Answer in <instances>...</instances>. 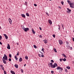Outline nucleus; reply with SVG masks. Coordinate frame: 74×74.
<instances>
[{
  "label": "nucleus",
  "mask_w": 74,
  "mask_h": 74,
  "mask_svg": "<svg viewBox=\"0 0 74 74\" xmlns=\"http://www.w3.org/2000/svg\"><path fill=\"white\" fill-rule=\"evenodd\" d=\"M62 59H63V58H62V59H60V62H62V60H62Z\"/></svg>",
  "instance_id": "4c0bfd02"
},
{
  "label": "nucleus",
  "mask_w": 74,
  "mask_h": 74,
  "mask_svg": "<svg viewBox=\"0 0 74 74\" xmlns=\"http://www.w3.org/2000/svg\"><path fill=\"white\" fill-rule=\"evenodd\" d=\"M38 56H39V57H41V54H38Z\"/></svg>",
  "instance_id": "09e8293b"
},
{
  "label": "nucleus",
  "mask_w": 74,
  "mask_h": 74,
  "mask_svg": "<svg viewBox=\"0 0 74 74\" xmlns=\"http://www.w3.org/2000/svg\"><path fill=\"white\" fill-rule=\"evenodd\" d=\"M9 21L10 24L11 25L12 24V20L10 18H9Z\"/></svg>",
  "instance_id": "0eeeda50"
},
{
  "label": "nucleus",
  "mask_w": 74,
  "mask_h": 74,
  "mask_svg": "<svg viewBox=\"0 0 74 74\" xmlns=\"http://www.w3.org/2000/svg\"><path fill=\"white\" fill-rule=\"evenodd\" d=\"M14 66L16 67V68L17 69L18 68V65L16 64L14 65Z\"/></svg>",
  "instance_id": "4468645a"
},
{
  "label": "nucleus",
  "mask_w": 74,
  "mask_h": 74,
  "mask_svg": "<svg viewBox=\"0 0 74 74\" xmlns=\"http://www.w3.org/2000/svg\"><path fill=\"white\" fill-rule=\"evenodd\" d=\"M73 63L74 64V61L73 62Z\"/></svg>",
  "instance_id": "774afa93"
},
{
  "label": "nucleus",
  "mask_w": 74,
  "mask_h": 74,
  "mask_svg": "<svg viewBox=\"0 0 74 74\" xmlns=\"http://www.w3.org/2000/svg\"><path fill=\"white\" fill-rule=\"evenodd\" d=\"M43 41H44V43L45 44H47V42H48L47 41V40H43Z\"/></svg>",
  "instance_id": "ddd939ff"
},
{
  "label": "nucleus",
  "mask_w": 74,
  "mask_h": 74,
  "mask_svg": "<svg viewBox=\"0 0 74 74\" xmlns=\"http://www.w3.org/2000/svg\"><path fill=\"white\" fill-rule=\"evenodd\" d=\"M17 44L18 45H19V43H17Z\"/></svg>",
  "instance_id": "0e129e2a"
},
{
  "label": "nucleus",
  "mask_w": 74,
  "mask_h": 74,
  "mask_svg": "<svg viewBox=\"0 0 74 74\" xmlns=\"http://www.w3.org/2000/svg\"><path fill=\"white\" fill-rule=\"evenodd\" d=\"M53 36L54 38H55V34H53Z\"/></svg>",
  "instance_id": "58836bf2"
},
{
  "label": "nucleus",
  "mask_w": 74,
  "mask_h": 74,
  "mask_svg": "<svg viewBox=\"0 0 74 74\" xmlns=\"http://www.w3.org/2000/svg\"><path fill=\"white\" fill-rule=\"evenodd\" d=\"M65 71L66 73H67V69H65Z\"/></svg>",
  "instance_id": "de8ad7c7"
},
{
  "label": "nucleus",
  "mask_w": 74,
  "mask_h": 74,
  "mask_svg": "<svg viewBox=\"0 0 74 74\" xmlns=\"http://www.w3.org/2000/svg\"><path fill=\"white\" fill-rule=\"evenodd\" d=\"M53 49H54V52H57V51H56V49L55 48H54Z\"/></svg>",
  "instance_id": "412c9836"
},
{
  "label": "nucleus",
  "mask_w": 74,
  "mask_h": 74,
  "mask_svg": "<svg viewBox=\"0 0 74 74\" xmlns=\"http://www.w3.org/2000/svg\"><path fill=\"white\" fill-rule=\"evenodd\" d=\"M67 2L69 5L71 4V3H72L71 2V1H70L69 0H67Z\"/></svg>",
  "instance_id": "9d476101"
},
{
  "label": "nucleus",
  "mask_w": 74,
  "mask_h": 74,
  "mask_svg": "<svg viewBox=\"0 0 74 74\" xmlns=\"http://www.w3.org/2000/svg\"><path fill=\"white\" fill-rule=\"evenodd\" d=\"M58 41L60 44V45H62L63 44V41L61 40H59Z\"/></svg>",
  "instance_id": "39448f33"
},
{
  "label": "nucleus",
  "mask_w": 74,
  "mask_h": 74,
  "mask_svg": "<svg viewBox=\"0 0 74 74\" xmlns=\"http://www.w3.org/2000/svg\"><path fill=\"white\" fill-rule=\"evenodd\" d=\"M39 29H40V30H42V29H41V27H40Z\"/></svg>",
  "instance_id": "5fc2aeb1"
},
{
  "label": "nucleus",
  "mask_w": 74,
  "mask_h": 74,
  "mask_svg": "<svg viewBox=\"0 0 74 74\" xmlns=\"http://www.w3.org/2000/svg\"><path fill=\"white\" fill-rule=\"evenodd\" d=\"M58 26L59 27H60V25H58Z\"/></svg>",
  "instance_id": "bf43d9fd"
},
{
  "label": "nucleus",
  "mask_w": 74,
  "mask_h": 74,
  "mask_svg": "<svg viewBox=\"0 0 74 74\" xmlns=\"http://www.w3.org/2000/svg\"><path fill=\"white\" fill-rule=\"evenodd\" d=\"M0 44H1V45H2V43H1L0 41Z\"/></svg>",
  "instance_id": "13d9d810"
},
{
  "label": "nucleus",
  "mask_w": 74,
  "mask_h": 74,
  "mask_svg": "<svg viewBox=\"0 0 74 74\" xmlns=\"http://www.w3.org/2000/svg\"><path fill=\"white\" fill-rule=\"evenodd\" d=\"M66 68L67 69H70V67L67 66L66 67Z\"/></svg>",
  "instance_id": "b1692460"
},
{
  "label": "nucleus",
  "mask_w": 74,
  "mask_h": 74,
  "mask_svg": "<svg viewBox=\"0 0 74 74\" xmlns=\"http://www.w3.org/2000/svg\"><path fill=\"white\" fill-rule=\"evenodd\" d=\"M32 32L33 33V34H35V33H36L35 31H34V29H32Z\"/></svg>",
  "instance_id": "aec40b11"
},
{
  "label": "nucleus",
  "mask_w": 74,
  "mask_h": 74,
  "mask_svg": "<svg viewBox=\"0 0 74 74\" xmlns=\"http://www.w3.org/2000/svg\"><path fill=\"white\" fill-rule=\"evenodd\" d=\"M66 44H67V45H69V42H68L67 41H66Z\"/></svg>",
  "instance_id": "a878e982"
},
{
  "label": "nucleus",
  "mask_w": 74,
  "mask_h": 74,
  "mask_svg": "<svg viewBox=\"0 0 74 74\" xmlns=\"http://www.w3.org/2000/svg\"><path fill=\"white\" fill-rule=\"evenodd\" d=\"M29 28L27 27L26 28H25V29H24V30L25 32H27V31H29Z\"/></svg>",
  "instance_id": "423d86ee"
},
{
  "label": "nucleus",
  "mask_w": 74,
  "mask_h": 74,
  "mask_svg": "<svg viewBox=\"0 0 74 74\" xmlns=\"http://www.w3.org/2000/svg\"><path fill=\"white\" fill-rule=\"evenodd\" d=\"M67 10H68L69 11V12H71V10H70L69 8H67Z\"/></svg>",
  "instance_id": "bb28decb"
},
{
  "label": "nucleus",
  "mask_w": 74,
  "mask_h": 74,
  "mask_svg": "<svg viewBox=\"0 0 74 74\" xmlns=\"http://www.w3.org/2000/svg\"><path fill=\"white\" fill-rule=\"evenodd\" d=\"M27 1H26L25 3V5H27Z\"/></svg>",
  "instance_id": "2f4dec72"
},
{
  "label": "nucleus",
  "mask_w": 74,
  "mask_h": 74,
  "mask_svg": "<svg viewBox=\"0 0 74 74\" xmlns=\"http://www.w3.org/2000/svg\"><path fill=\"white\" fill-rule=\"evenodd\" d=\"M61 3L62 5H63L64 4V2H63V1H61Z\"/></svg>",
  "instance_id": "c85d7f7f"
},
{
  "label": "nucleus",
  "mask_w": 74,
  "mask_h": 74,
  "mask_svg": "<svg viewBox=\"0 0 74 74\" xmlns=\"http://www.w3.org/2000/svg\"><path fill=\"white\" fill-rule=\"evenodd\" d=\"M40 53H42L41 52V51L40 52Z\"/></svg>",
  "instance_id": "338daca9"
},
{
  "label": "nucleus",
  "mask_w": 74,
  "mask_h": 74,
  "mask_svg": "<svg viewBox=\"0 0 74 74\" xmlns=\"http://www.w3.org/2000/svg\"><path fill=\"white\" fill-rule=\"evenodd\" d=\"M1 69H2V70H3V71H4V67H3V68H1Z\"/></svg>",
  "instance_id": "3c124183"
},
{
  "label": "nucleus",
  "mask_w": 74,
  "mask_h": 74,
  "mask_svg": "<svg viewBox=\"0 0 74 74\" xmlns=\"http://www.w3.org/2000/svg\"><path fill=\"white\" fill-rule=\"evenodd\" d=\"M34 6H35V7H37V5L36 4H34Z\"/></svg>",
  "instance_id": "49530a36"
},
{
  "label": "nucleus",
  "mask_w": 74,
  "mask_h": 74,
  "mask_svg": "<svg viewBox=\"0 0 74 74\" xmlns=\"http://www.w3.org/2000/svg\"><path fill=\"white\" fill-rule=\"evenodd\" d=\"M48 22H49V23L50 25H52V21H51V20H49Z\"/></svg>",
  "instance_id": "9b49d317"
},
{
  "label": "nucleus",
  "mask_w": 74,
  "mask_h": 74,
  "mask_svg": "<svg viewBox=\"0 0 74 74\" xmlns=\"http://www.w3.org/2000/svg\"><path fill=\"white\" fill-rule=\"evenodd\" d=\"M4 74H7V73L5 71H4Z\"/></svg>",
  "instance_id": "72a5a7b5"
},
{
  "label": "nucleus",
  "mask_w": 74,
  "mask_h": 74,
  "mask_svg": "<svg viewBox=\"0 0 74 74\" xmlns=\"http://www.w3.org/2000/svg\"><path fill=\"white\" fill-rule=\"evenodd\" d=\"M2 39V36H1L0 35V40H1Z\"/></svg>",
  "instance_id": "cd10ccee"
},
{
  "label": "nucleus",
  "mask_w": 74,
  "mask_h": 74,
  "mask_svg": "<svg viewBox=\"0 0 74 74\" xmlns=\"http://www.w3.org/2000/svg\"><path fill=\"white\" fill-rule=\"evenodd\" d=\"M58 66V64H56V63H54V64L53 65H52V66H51V68H55L56 67H57Z\"/></svg>",
  "instance_id": "f03ea898"
},
{
  "label": "nucleus",
  "mask_w": 74,
  "mask_h": 74,
  "mask_svg": "<svg viewBox=\"0 0 74 74\" xmlns=\"http://www.w3.org/2000/svg\"><path fill=\"white\" fill-rule=\"evenodd\" d=\"M21 16L22 17H23V18H26V17L25 16V15L23 14H21Z\"/></svg>",
  "instance_id": "f8f14e48"
},
{
  "label": "nucleus",
  "mask_w": 74,
  "mask_h": 74,
  "mask_svg": "<svg viewBox=\"0 0 74 74\" xmlns=\"http://www.w3.org/2000/svg\"><path fill=\"white\" fill-rule=\"evenodd\" d=\"M58 29L59 30H60V27H59L58 28Z\"/></svg>",
  "instance_id": "603ef678"
},
{
  "label": "nucleus",
  "mask_w": 74,
  "mask_h": 74,
  "mask_svg": "<svg viewBox=\"0 0 74 74\" xmlns=\"http://www.w3.org/2000/svg\"><path fill=\"white\" fill-rule=\"evenodd\" d=\"M66 47H67V48H70V46H67V45L66 46Z\"/></svg>",
  "instance_id": "8fccbe9b"
},
{
  "label": "nucleus",
  "mask_w": 74,
  "mask_h": 74,
  "mask_svg": "<svg viewBox=\"0 0 74 74\" xmlns=\"http://www.w3.org/2000/svg\"><path fill=\"white\" fill-rule=\"evenodd\" d=\"M70 48H71V49H73V48H72V47H71Z\"/></svg>",
  "instance_id": "e2e57ef3"
},
{
  "label": "nucleus",
  "mask_w": 74,
  "mask_h": 74,
  "mask_svg": "<svg viewBox=\"0 0 74 74\" xmlns=\"http://www.w3.org/2000/svg\"><path fill=\"white\" fill-rule=\"evenodd\" d=\"M9 57L10 58H11V57H12V56L11 55V54H10L9 55Z\"/></svg>",
  "instance_id": "5701e85b"
},
{
  "label": "nucleus",
  "mask_w": 74,
  "mask_h": 74,
  "mask_svg": "<svg viewBox=\"0 0 74 74\" xmlns=\"http://www.w3.org/2000/svg\"><path fill=\"white\" fill-rule=\"evenodd\" d=\"M14 58L17 61L18 60V58H17V57L16 56H14Z\"/></svg>",
  "instance_id": "a211bd4d"
},
{
  "label": "nucleus",
  "mask_w": 74,
  "mask_h": 74,
  "mask_svg": "<svg viewBox=\"0 0 74 74\" xmlns=\"http://www.w3.org/2000/svg\"><path fill=\"white\" fill-rule=\"evenodd\" d=\"M74 3H71L70 4V7L72 8H74Z\"/></svg>",
  "instance_id": "20e7f679"
},
{
  "label": "nucleus",
  "mask_w": 74,
  "mask_h": 74,
  "mask_svg": "<svg viewBox=\"0 0 74 74\" xmlns=\"http://www.w3.org/2000/svg\"><path fill=\"white\" fill-rule=\"evenodd\" d=\"M25 27H24V26H22V29H23V30H24L25 29Z\"/></svg>",
  "instance_id": "c756f323"
},
{
  "label": "nucleus",
  "mask_w": 74,
  "mask_h": 74,
  "mask_svg": "<svg viewBox=\"0 0 74 74\" xmlns=\"http://www.w3.org/2000/svg\"><path fill=\"white\" fill-rule=\"evenodd\" d=\"M39 37H40V38H42V36L41 35H40L39 36Z\"/></svg>",
  "instance_id": "a18cd8bd"
},
{
  "label": "nucleus",
  "mask_w": 74,
  "mask_h": 74,
  "mask_svg": "<svg viewBox=\"0 0 74 74\" xmlns=\"http://www.w3.org/2000/svg\"><path fill=\"white\" fill-rule=\"evenodd\" d=\"M58 7L59 8H60V9H61V7L60 6H59Z\"/></svg>",
  "instance_id": "052dcab7"
},
{
  "label": "nucleus",
  "mask_w": 74,
  "mask_h": 74,
  "mask_svg": "<svg viewBox=\"0 0 74 74\" xmlns=\"http://www.w3.org/2000/svg\"><path fill=\"white\" fill-rule=\"evenodd\" d=\"M53 64H52V62H51L50 63V65L51 66H51H52V65H53Z\"/></svg>",
  "instance_id": "7c9ffc66"
},
{
  "label": "nucleus",
  "mask_w": 74,
  "mask_h": 74,
  "mask_svg": "<svg viewBox=\"0 0 74 74\" xmlns=\"http://www.w3.org/2000/svg\"><path fill=\"white\" fill-rule=\"evenodd\" d=\"M41 56L42 57H44V55H41Z\"/></svg>",
  "instance_id": "4d7b16f0"
},
{
  "label": "nucleus",
  "mask_w": 74,
  "mask_h": 74,
  "mask_svg": "<svg viewBox=\"0 0 74 74\" xmlns=\"http://www.w3.org/2000/svg\"><path fill=\"white\" fill-rule=\"evenodd\" d=\"M56 69L57 70H59L60 71H63V68L62 67H61L60 66H58L57 68Z\"/></svg>",
  "instance_id": "7ed1b4c3"
},
{
  "label": "nucleus",
  "mask_w": 74,
  "mask_h": 74,
  "mask_svg": "<svg viewBox=\"0 0 74 74\" xmlns=\"http://www.w3.org/2000/svg\"><path fill=\"white\" fill-rule=\"evenodd\" d=\"M0 67H1V68H3V65L1 64L0 65Z\"/></svg>",
  "instance_id": "c9c22d12"
},
{
  "label": "nucleus",
  "mask_w": 74,
  "mask_h": 74,
  "mask_svg": "<svg viewBox=\"0 0 74 74\" xmlns=\"http://www.w3.org/2000/svg\"><path fill=\"white\" fill-rule=\"evenodd\" d=\"M26 16H30L29 14V13H26Z\"/></svg>",
  "instance_id": "6ab92c4d"
},
{
  "label": "nucleus",
  "mask_w": 74,
  "mask_h": 74,
  "mask_svg": "<svg viewBox=\"0 0 74 74\" xmlns=\"http://www.w3.org/2000/svg\"><path fill=\"white\" fill-rule=\"evenodd\" d=\"M63 60V61H64V62H65V61H66V59L65 58Z\"/></svg>",
  "instance_id": "f704fd0d"
},
{
  "label": "nucleus",
  "mask_w": 74,
  "mask_h": 74,
  "mask_svg": "<svg viewBox=\"0 0 74 74\" xmlns=\"http://www.w3.org/2000/svg\"><path fill=\"white\" fill-rule=\"evenodd\" d=\"M72 40H73V41H74V38H72Z\"/></svg>",
  "instance_id": "864d4df0"
},
{
  "label": "nucleus",
  "mask_w": 74,
  "mask_h": 74,
  "mask_svg": "<svg viewBox=\"0 0 74 74\" xmlns=\"http://www.w3.org/2000/svg\"><path fill=\"white\" fill-rule=\"evenodd\" d=\"M34 48H37V46L35 45H34Z\"/></svg>",
  "instance_id": "393cba45"
},
{
  "label": "nucleus",
  "mask_w": 74,
  "mask_h": 74,
  "mask_svg": "<svg viewBox=\"0 0 74 74\" xmlns=\"http://www.w3.org/2000/svg\"><path fill=\"white\" fill-rule=\"evenodd\" d=\"M22 58H20L19 59V62H22Z\"/></svg>",
  "instance_id": "2eb2a0df"
},
{
  "label": "nucleus",
  "mask_w": 74,
  "mask_h": 74,
  "mask_svg": "<svg viewBox=\"0 0 74 74\" xmlns=\"http://www.w3.org/2000/svg\"><path fill=\"white\" fill-rule=\"evenodd\" d=\"M9 62H11V58L9 59Z\"/></svg>",
  "instance_id": "79ce46f5"
},
{
  "label": "nucleus",
  "mask_w": 74,
  "mask_h": 74,
  "mask_svg": "<svg viewBox=\"0 0 74 74\" xmlns=\"http://www.w3.org/2000/svg\"><path fill=\"white\" fill-rule=\"evenodd\" d=\"M25 59H27V60L28 59V57H27V56H25Z\"/></svg>",
  "instance_id": "4be33fe9"
},
{
  "label": "nucleus",
  "mask_w": 74,
  "mask_h": 74,
  "mask_svg": "<svg viewBox=\"0 0 74 74\" xmlns=\"http://www.w3.org/2000/svg\"><path fill=\"white\" fill-rule=\"evenodd\" d=\"M51 74H53V73H54V72L53 71H51Z\"/></svg>",
  "instance_id": "e433bc0d"
},
{
  "label": "nucleus",
  "mask_w": 74,
  "mask_h": 74,
  "mask_svg": "<svg viewBox=\"0 0 74 74\" xmlns=\"http://www.w3.org/2000/svg\"><path fill=\"white\" fill-rule=\"evenodd\" d=\"M2 60L4 64H7V62L5 60H8V57H7L5 54H4V56L3 57Z\"/></svg>",
  "instance_id": "f257e3e1"
},
{
  "label": "nucleus",
  "mask_w": 74,
  "mask_h": 74,
  "mask_svg": "<svg viewBox=\"0 0 74 74\" xmlns=\"http://www.w3.org/2000/svg\"><path fill=\"white\" fill-rule=\"evenodd\" d=\"M26 64H25L24 65V66H26Z\"/></svg>",
  "instance_id": "69168bd1"
},
{
  "label": "nucleus",
  "mask_w": 74,
  "mask_h": 74,
  "mask_svg": "<svg viewBox=\"0 0 74 74\" xmlns=\"http://www.w3.org/2000/svg\"><path fill=\"white\" fill-rule=\"evenodd\" d=\"M44 55V53H41V55Z\"/></svg>",
  "instance_id": "680f3d73"
},
{
  "label": "nucleus",
  "mask_w": 74,
  "mask_h": 74,
  "mask_svg": "<svg viewBox=\"0 0 74 74\" xmlns=\"http://www.w3.org/2000/svg\"><path fill=\"white\" fill-rule=\"evenodd\" d=\"M46 13L47 15V16H49V14H48V13L46 12Z\"/></svg>",
  "instance_id": "37998d69"
},
{
  "label": "nucleus",
  "mask_w": 74,
  "mask_h": 74,
  "mask_svg": "<svg viewBox=\"0 0 74 74\" xmlns=\"http://www.w3.org/2000/svg\"><path fill=\"white\" fill-rule=\"evenodd\" d=\"M10 72H11V73H12V74H15V72L12 71H11Z\"/></svg>",
  "instance_id": "dca6fc26"
},
{
  "label": "nucleus",
  "mask_w": 74,
  "mask_h": 74,
  "mask_svg": "<svg viewBox=\"0 0 74 74\" xmlns=\"http://www.w3.org/2000/svg\"><path fill=\"white\" fill-rule=\"evenodd\" d=\"M62 27H64V25H63V24H62Z\"/></svg>",
  "instance_id": "6e6d98bb"
},
{
  "label": "nucleus",
  "mask_w": 74,
  "mask_h": 74,
  "mask_svg": "<svg viewBox=\"0 0 74 74\" xmlns=\"http://www.w3.org/2000/svg\"><path fill=\"white\" fill-rule=\"evenodd\" d=\"M21 73H23V69H21Z\"/></svg>",
  "instance_id": "a19ab883"
},
{
  "label": "nucleus",
  "mask_w": 74,
  "mask_h": 74,
  "mask_svg": "<svg viewBox=\"0 0 74 74\" xmlns=\"http://www.w3.org/2000/svg\"><path fill=\"white\" fill-rule=\"evenodd\" d=\"M3 36H5V39H8V36H7L6 34H4Z\"/></svg>",
  "instance_id": "6e6552de"
},
{
  "label": "nucleus",
  "mask_w": 74,
  "mask_h": 74,
  "mask_svg": "<svg viewBox=\"0 0 74 74\" xmlns=\"http://www.w3.org/2000/svg\"><path fill=\"white\" fill-rule=\"evenodd\" d=\"M42 51H43V52H44V53H45V52L44 51V49H42Z\"/></svg>",
  "instance_id": "ea45409f"
},
{
  "label": "nucleus",
  "mask_w": 74,
  "mask_h": 74,
  "mask_svg": "<svg viewBox=\"0 0 74 74\" xmlns=\"http://www.w3.org/2000/svg\"><path fill=\"white\" fill-rule=\"evenodd\" d=\"M7 49H10V45L9 44H8V46L7 47Z\"/></svg>",
  "instance_id": "1a4fd4ad"
},
{
  "label": "nucleus",
  "mask_w": 74,
  "mask_h": 74,
  "mask_svg": "<svg viewBox=\"0 0 74 74\" xmlns=\"http://www.w3.org/2000/svg\"><path fill=\"white\" fill-rule=\"evenodd\" d=\"M19 52H18L17 53V55L18 56V55H19Z\"/></svg>",
  "instance_id": "c03bdc74"
},
{
  "label": "nucleus",
  "mask_w": 74,
  "mask_h": 74,
  "mask_svg": "<svg viewBox=\"0 0 74 74\" xmlns=\"http://www.w3.org/2000/svg\"><path fill=\"white\" fill-rule=\"evenodd\" d=\"M51 62H52V63H54V61L53 60H51Z\"/></svg>",
  "instance_id": "473e14b6"
},
{
  "label": "nucleus",
  "mask_w": 74,
  "mask_h": 74,
  "mask_svg": "<svg viewBox=\"0 0 74 74\" xmlns=\"http://www.w3.org/2000/svg\"><path fill=\"white\" fill-rule=\"evenodd\" d=\"M62 56H64V58H67V56L64 54V53L62 54Z\"/></svg>",
  "instance_id": "f3484780"
}]
</instances>
